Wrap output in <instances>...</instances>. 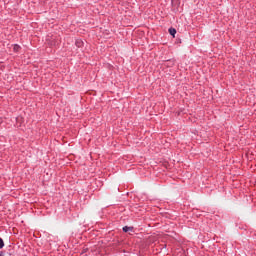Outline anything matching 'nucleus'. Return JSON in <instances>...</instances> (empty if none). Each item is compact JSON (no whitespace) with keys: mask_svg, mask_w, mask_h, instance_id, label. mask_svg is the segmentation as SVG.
I'll use <instances>...</instances> for the list:
<instances>
[{"mask_svg":"<svg viewBox=\"0 0 256 256\" xmlns=\"http://www.w3.org/2000/svg\"><path fill=\"white\" fill-rule=\"evenodd\" d=\"M169 33L170 35H172V37H175V35L177 34V30L175 28H169Z\"/></svg>","mask_w":256,"mask_h":256,"instance_id":"f257e3e1","label":"nucleus"},{"mask_svg":"<svg viewBox=\"0 0 256 256\" xmlns=\"http://www.w3.org/2000/svg\"><path fill=\"white\" fill-rule=\"evenodd\" d=\"M21 49V46H19V45H17V44H14V46H13V51L15 52V53H18V51Z\"/></svg>","mask_w":256,"mask_h":256,"instance_id":"f03ea898","label":"nucleus"},{"mask_svg":"<svg viewBox=\"0 0 256 256\" xmlns=\"http://www.w3.org/2000/svg\"><path fill=\"white\" fill-rule=\"evenodd\" d=\"M123 231H124V233H128V231H133V228L129 227V226H124Z\"/></svg>","mask_w":256,"mask_h":256,"instance_id":"7ed1b4c3","label":"nucleus"},{"mask_svg":"<svg viewBox=\"0 0 256 256\" xmlns=\"http://www.w3.org/2000/svg\"><path fill=\"white\" fill-rule=\"evenodd\" d=\"M76 47H83V42L81 40H76Z\"/></svg>","mask_w":256,"mask_h":256,"instance_id":"20e7f679","label":"nucleus"},{"mask_svg":"<svg viewBox=\"0 0 256 256\" xmlns=\"http://www.w3.org/2000/svg\"><path fill=\"white\" fill-rule=\"evenodd\" d=\"M5 247V243L3 242V239L0 238V249H3Z\"/></svg>","mask_w":256,"mask_h":256,"instance_id":"39448f33","label":"nucleus"},{"mask_svg":"<svg viewBox=\"0 0 256 256\" xmlns=\"http://www.w3.org/2000/svg\"><path fill=\"white\" fill-rule=\"evenodd\" d=\"M51 45H56L55 43H51Z\"/></svg>","mask_w":256,"mask_h":256,"instance_id":"423d86ee","label":"nucleus"}]
</instances>
